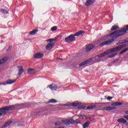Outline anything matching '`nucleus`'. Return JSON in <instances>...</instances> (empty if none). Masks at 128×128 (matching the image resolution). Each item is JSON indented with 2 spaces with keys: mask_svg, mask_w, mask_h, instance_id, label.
Here are the masks:
<instances>
[{
  "mask_svg": "<svg viewBox=\"0 0 128 128\" xmlns=\"http://www.w3.org/2000/svg\"><path fill=\"white\" fill-rule=\"evenodd\" d=\"M118 46H120V44H122V43L120 42H119L117 43Z\"/></svg>",
  "mask_w": 128,
  "mask_h": 128,
  "instance_id": "43",
  "label": "nucleus"
},
{
  "mask_svg": "<svg viewBox=\"0 0 128 128\" xmlns=\"http://www.w3.org/2000/svg\"><path fill=\"white\" fill-rule=\"evenodd\" d=\"M52 40H54V39H48L46 42H52Z\"/></svg>",
  "mask_w": 128,
  "mask_h": 128,
  "instance_id": "36",
  "label": "nucleus"
},
{
  "mask_svg": "<svg viewBox=\"0 0 128 128\" xmlns=\"http://www.w3.org/2000/svg\"><path fill=\"white\" fill-rule=\"evenodd\" d=\"M128 48L124 49L123 50L120 52V54H124L125 52H128Z\"/></svg>",
  "mask_w": 128,
  "mask_h": 128,
  "instance_id": "26",
  "label": "nucleus"
},
{
  "mask_svg": "<svg viewBox=\"0 0 128 128\" xmlns=\"http://www.w3.org/2000/svg\"><path fill=\"white\" fill-rule=\"evenodd\" d=\"M126 30H128V25L126 26V28L118 30L112 32L109 35V36H114V38H116L118 36H124V34L126 33Z\"/></svg>",
  "mask_w": 128,
  "mask_h": 128,
  "instance_id": "1",
  "label": "nucleus"
},
{
  "mask_svg": "<svg viewBox=\"0 0 128 128\" xmlns=\"http://www.w3.org/2000/svg\"><path fill=\"white\" fill-rule=\"evenodd\" d=\"M58 30V27L56 26H54L51 28V30H52V32H54V30Z\"/></svg>",
  "mask_w": 128,
  "mask_h": 128,
  "instance_id": "29",
  "label": "nucleus"
},
{
  "mask_svg": "<svg viewBox=\"0 0 128 128\" xmlns=\"http://www.w3.org/2000/svg\"><path fill=\"white\" fill-rule=\"evenodd\" d=\"M96 108V106H90L87 107V110H92Z\"/></svg>",
  "mask_w": 128,
  "mask_h": 128,
  "instance_id": "28",
  "label": "nucleus"
},
{
  "mask_svg": "<svg viewBox=\"0 0 128 128\" xmlns=\"http://www.w3.org/2000/svg\"><path fill=\"white\" fill-rule=\"evenodd\" d=\"M62 124H74V119H70L68 120H62Z\"/></svg>",
  "mask_w": 128,
  "mask_h": 128,
  "instance_id": "6",
  "label": "nucleus"
},
{
  "mask_svg": "<svg viewBox=\"0 0 128 128\" xmlns=\"http://www.w3.org/2000/svg\"><path fill=\"white\" fill-rule=\"evenodd\" d=\"M78 108L82 109V106H79Z\"/></svg>",
  "mask_w": 128,
  "mask_h": 128,
  "instance_id": "46",
  "label": "nucleus"
},
{
  "mask_svg": "<svg viewBox=\"0 0 128 128\" xmlns=\"http://www.w3.org/2000/svg\"><path fill=\"white\" fill-rule=\"evenodd\" d=\"M94 2V0H88L86 2V6H90Z\"/></svg>",
  "mask_w": 128,
  "mask_h": 128,
  "instance_id": "14",
  "label": "nucleus"
},
{
  "mask_svg": "<svg viewBox=\"0 0 128 128\" xmlns=\"http://www.w3.org/2000/svg\"><path fill=\"white\" fill-rule=\"evenodd\" d=\"M106 56V55L104 54V53L103 52V53L100 54L99 56H98V58H102V56Z\"/></svg>",
  "mask_w": 128,
  "mask_h": 128,
  "instance_id": "33",
  "label": "nucleus"
},
{
  "mask_svg": "<svg viewBox=\"0 0 128 128\" xmlns=\"http://www.w3.org/2000/svg\"><path fill=\"white\" fill-rule=\"evenodd\" d=\"M126 126H128V122L126 124Z\"/></svg>",
  "mask_w": 128,
  "mask_h": 128,
  "instance_id": "49",
  "label": "nucleus"
},
{
  "mask_svg": "<svg viewBox=\"0 0 128 128\" xmlns=\"http://www.w3.org/2000/svg\"><path fill=\"white\" fill-rule=\"evenodd\" d=\"M118 122H120L121 124H126V120L124 118H119L118 120Z\"/></svg>",
  "mask_w": 128,
  "mask_h": 128,
  "instance_id": "18",
  "label": "nucleus"
},
{
  "mask_svg": "<svg viewBox=\"0 0 128 128\" xmlns=\"http://www.w3.org/2000/svg\"><path fill=\"white\" fill-rule=\"evenodd\" d=\"M92 62V60L91 59H88L86 60V61H84L80 63V66H86V64H90V62Z\"/></svg>",
  "mask_w": 128,
  "mask_h": 128,
  "instance_id": "10",
  "label": "nucleus"
},
{
  "mask_svg": "<svg viewBox=\"0 0 128 128\" xmlns=\"http://www.w3.org/2000/svg\"><path fill=\"white\" fill-rule=\"evenodd\" d=\"M111 106H122V103L120 102H116L111 104Z\"/></svg>",
  "mask_w": 128,
  "mask_h": 128,
  "instance_id": "21",
  "label": "nucleus"
},
{
  "mask_svg": "<svg viewBox=\"0 0 128 128\" xmlns=\"http://www.w3.org/2000/svg\"><path fill=\"white\" fill-rule=\"evenodd\" d=\"M106 56V55L104 54V53L103 52V53L100 54L99 56H98V58H102V56Z\"/></svg>",
  "mask_w": 128,
  "mask_h": 128,
  "instance_id": "32",
  "label": "nucleus"
},
{
  "mask_svg": "<svg viewBox=\"0 0 128 128\" xmlns=\"http://www.w3.org/2000/svg\"><path fill=\"white\" fill-rule=\"evenodd\" d=\"M126 44H122L119 46L112 48L110 50V52H118L119 50H120L126 48Z\"/></svg>",
  "mask_w": 128,
  "mask_h": 128,
  "instance_id": "4",
  "label": "nucleus"
},
{
  "mask_svg": "<svg viewBox=\"0 0 128 128\" xmlns=\"http://www.w3.org/2000/svg\"><path fill=\"white\" fill-rule=\"evenodd\" d=\"M124 40H121V41H120V42H121V44H124Z\"/></svg>",
  "mask_w": 128,
  "mask_h": 128,
  "instance_id": "42",
  "label": "nucleus"
},
{
  "mask_svg": "<svg viewBox=\"0 0 128 128\" xmlns=\"http://www.w3.org/2000/svg\"><path fill=\"white\" fill-rule=\"evenodd\" d=\"M55 42H49L47 44V45L46 46V49L48 50H52V48H54V44H55Z\"/></svg>",
  "mask_w": 128,
  "mask_h": 128,
  "instance_id": "7",
  "label": "nucleus"
},
{
  "mask_svg": "<svg viewBox=\"0 0 128 128\" xmlns=\"http://www.w3.org/2000/svg\"><path fill=\"white\" fill-rule=\"evenodd\" d=\"M118 28H120V27H118V25H114L111 28V30H118Z\"/></svg>",
  "mask_w": 128,
  "mask_h": 128,
  "instance_id": "23",
  "label": "nucleus"
},
{
  "mask_svg": "<svg viewBox=\"0 0 128 128\" xmlns=\"http://www.w3.org/2000/svg\"><path fill=\"white\" fill-rule=\"evenodd\" d=\"M106 56V55L104 54V53L103 52V53L100 54L99 56H98V58H102V56Z\"/></svg>",
  "mask_w": 128,
  "mask_h": 128,
  "instance_id": "34",
  "label": "nucleus"
},
{
  "mask_svg": "<svg viewBox=\"0 0 128 128\" xmlns=\"http://www.w3.org/2000/svg\"><path fill=\"white\" fill-rule=\"evenodd\" d=\"M44 54L40 53H37L34 56V58H42Z\"/></svg>",
  "mask_w": 128,
  "mask_h": 128,
  "instance_id": "15",
  "label": "nucleus"
},
{
  "mask_svg": "<svg viewBox=\"0 0 128 128\" xmlns=\"http://www.w3.org/2000/svg\"><path fill=\"white\" fill-rule=\"evenodd\" d=\"M128 42V38L126 40H124V42Z\"/></svg>",
  "mask_w": 128,
  "mask_h": 128,
  "instance_id": "41",
  "label": "nucleus"
},
{
  "mask_svg": "<svg viewBox=\"0 0 128 128\" xmlns=\"http://www.w3.org/2000/svg\"><path fill=\"white\" fill-rule=\"evenodd\" d=\"M118 61V59H116V60H115L114 62H116Z\"/></svg>",
  "mask_w": 128,
  "mask_h": 128,
  "instance_id": "44",
  "label": "nucleus"
},
{
  "mask_svg": "<svg viewBox=\"0 0 128 128\" xmlns=\"http://www.w3.org/2000/svg\"><path fill=\"white\" fill-rule=\"evenodd\" d=\"M81 116H82L83 118H86V116H84V115Z\"/></svg>",
  "mask_w": 128,
  "mask_h": 128,
  "instance_id": "47",
  "label": "nucleus"
},
{
  "mask_svg": "<svg viewBox=\"0 0 128 128\" xmlns=\"http://www.w3.org/2000/svg\"><path fill=\"white\" fill-rule=\"evenodd\" d=\"M69 106V105L68 104H66V106Z\"/></svg>",
  "mask_w": 128,
  "mask_h": 128,
  "instance_id": "48",
  "label": "nucleus"
},
{
  "mask_svg": "<svg viewBox=\"0 0 128 128\" xmlns=\"http://www.w3.org/2000/svg\"><path fill=\"white\" fill-rule=\"evenodd\" d=\"M84 34V31L80 30L78 32H76L74 34H70V36L66 37L65 38V41L66 42H74L76 40L75 36H82Z\"/></svg>",
  "mask_w": 128,
  "mask_h": 128,
  "instance_id": "2",
  "label": "nucleus"
},
{
  "mask_svg": "<svg viewBox=\"0 0 128 128\" xmlns=\"http://www.w3.org/2000/svg\"><path fill=\"white\" fill-rule=\"evenodd\" d=\"M90 122H86L85 124H84V125L82 126H83V128H88V126H90Z\"/></svg>",
  "mask_w": 128,
  "mask_h": 128,
  "instance_id": "24",
  "label": "nucleus"
},
{
  "mask_svg": "<svg viewBox=\"0 0 128 128\" xmlns=\"http://www.w3.org/2000/svg\"><path fill=\"white\" fill-rule=\"evenodd\" d=\"M116 56V54H112L110 56H109L108 58H114Z\"/></svg>",
  "mask_w": 128,
  "mask_h": 128,
  "instance_id": "30",
  "label": "nucleus"
},
{
  "mask_svg": "<svg viewBox=\"0 0 128 128\" xmlns=\"http://www.w3.org/2000/svg\"><path fill=\"white\" fill-rule=\"evenodd\" d=\"M125 114H128V110L126 111Z\"/></svg>",
  "mask_w": 128,
  "mask_h": 128,
  "instance_id": "45",
  "label": "nucleus"
},
{
  "mask_svg": "<svg viewBox=\"0 0 128 128\" xmlns=\"http://www.w3.org/2000/svg\"><path fill=\"white\" fill-rule=\"evenodd\" d=\"M72 106H80V102H76L72 104Z\"/></svg>",
  "mask_w": 128,
  "mask_h": 128,
  "instance_id": "25",
  "label": "nucleus"
},
{
  "mask_svg": "<svg viewBox=\"0 0 128 128\" xmlns=\"http://www.w3.org/2000/svg\"><path fill=\"white\" fill-rule=\"evenodd\" d=\"M86 127H84L83 128H86Z\"/></svg>",
  "mask_w": 128,
  "mask_h": 128,
  "instance_id": "50",
  "label": "nucleus"
},
{
  "mask_svg": "<svg viewBox=\"0 0 128 128\" xmlns=\"http://www.w3.org/2000/svg\"><path fill=\"white\" fill-rule=\"evenodd\" d=\"M114 110H116V107H114V106H106V107H104L103 108L104 110H107V111Z\"/></svg>",
  "mask_w": 128,
  "mask_h": 128,
  "instance_id": "9",
  "label": "nucleus"
},
{
  "mask_svg": "<svg viewBox=\"0 0 128 128\" xmlns=\"http://www.w3.org/2000/svg\"><path fill=\"white\" fill-rule=\"evenodd\" d=\"M48 104H56L58 102V100H56L55 99L52 98L48 102Z\"/></svg>",
  "mask_w": 128,
  "mask_h": 128,
  "instance_id": "22",
  "label": "nucleus"
},
{
  "mask_svg": "<svg viewBox=\"0 0 128 128\" xmlns=\"http://www.w3.org/2000/svg\"><path fill=\"white\" fill-rule=\"evenodd\" d=\"M12 50V46H10L8 48V50H7V51L10 50Z\"/></svg>",
  "mask_w": 128,
  "mask_h": 128,
  "instance_id": "40",
  "label": "nucleus"
},
{
  "mask_svg": "<svg viewBox=\"0 0 128 128\" xmlns=\"http://www.w3.org/2000/svg\"><path fill=\"white\" fill-rule=\"evenodd\" d=\"M38 32V30L36 29H34V30H32V31L30 32V34L31 36H34V35L36 34V32Z\"/></svg>",
  "mask_w": 128,
  "mask_h": 128,
  "instance_id": "20",
  "label": "nucleus"
},
{
  "mask_svg": "<svg viewBox=\"0 0 128 128\" xmlns=\"http://www.w3.org/2000/svg\"><path fill=\"white\" fill-rule=\"evenodd\" d=\"M110 54V52L108 50L105 51L104 52V54H105V56H106V54Z\"/></svg>",
  "mask_w": 128,
  "mask_h": 128,
  "instance_id": "37",
  "label": "nucleus"
},
{
  "mask_svg": "<svg viewBox=\"0 0 128 128\" xmlns=\"http://www.w3.org/2000/svg\"><path fill=\"white\" fill-rule=\"evenodd\" d=\"M18 75L22 76V72H24V70L23 67L22 66H18Z\"/></svg>",
  "mask_w": 128,
  "mask_h": 128,
  "instance_id": "11",
  "label": "nucleus"
},
{
  "mask_svg": "<svg viewBox=\"0 0 128 128\" xmlns=\"http://www.w3.org/2000/svg\"><path fill=\"white\" fill-rule=\"evenodd\" d=\"M12 124V121H8L5 124L1 127V128H8L9 126H10Z\"/></svg>",
  "mask_w": 128,
  "mask_h": 128,
  "instance_id": "13",
  "label": "nucleus"
},
{
  "mask_svg": "<svg viewBox=\"0 0 128 128\" xmlns=\"http://www.w3.org/2000/svg\"><path fill=\"white\" fill-rule=\"evenodd\" d=\"M49 88L52 90H58V86H56V84H51Z\"/></svg>",
  "mask_w": 128,
  "mask_h": 128,
  "instance_id": "12",
  "label": "nucleus"
},
{
  "mask_svg": "<svg viewBox=\"0 0 128 128\" xmlns=\"http://www.w3.org/2000/svg\"><path fill=\"white\" fill-rule=\"evenodd\" d=\"M15 108L14 105H12L0 108V116H6L8 110H14Z\"/></svg>",
  "mask_w": 128,
  "mask_h": 128,
  "instance_id": "3",
  "label": "nucleus"
},
{
  "mask_svg": "<svg viewBox=\"0 0 128 128\" xmlns=\"http://www.w3.org/2000/svg\"><path fill=\"white\" fill-rule=\"evenodd\" d=\"M59 128H62L61 127H60Z\"/></svg>",
  "mask_w": 128,
  "mask_h": 128,
  "instance_id": "51",
  "label": "nucleus"
},
{
  "mask_svg": "<svg viewBox=\"0 0 128 128\" xmlns=\"http://www.w3.org/2000/svg\"><path fill=\"white\" fill-rule=\"evenodd\" d=\"M123 118H126V120H128V116H123Z\"/></svg>",
  "mask_w": 128,
  "mask_h": 128,
  "instance_id": "38",
  "label": "nucleus"
},
{
  "mask_svg": "<svg viewBox=\"0 0 128 128\" xmlns=\"http://www.w3.org/2000/svg\"><path fill=\"white\" fill-rule=\"evenodd\" d=\"M1 12H4V14H8V11H6V10L4 9H2Z\"/></svg>",
  "mask_w": 128,
  "mask_h": 128,
  "instance_id": "35",
  "label": "nucleus"
},
{
  "mask_svg": "<svg viewBox=\"0 0 128 128\" xmlns=\"http://www.w3.org/2000/svg\"><path fill=\"white\" fill-rule=\"evenodd\" d=\"M16 80H10V79H9L8 80H7L6 82V83H2V84L0 83V84H4V86H6V84H12L16 82Z\"/></svg>",
  "mask_w": 128,
  "mask_h": 128,
  "instance_id": "8",
  "label": "nucleus"
},
{
  "mask_svg": "<svg viewBox=\"0 0 128 128\" xmlns=\"http://www.w3.org/2000/svg\"><path fill=\"white\" fill-rule=\"evenodd\" d=\"M36 72V70L34 69H32V68H30L28 69V74H34V72Z\"/></svg>",
  "mask_w": 128,
  "mask_h": 128,
  "instance_id": "17",
  "label": "nucleus"
},
{
  "mask_svg": "<svg viewBox=\"0 0 128 128\" xmlns=\"http://www.w3.org/2000/svg\"><path fill=\"white\" fill-rule=\"evenodd\" d=\"M94 45L92 44H89L86 48V50H87V52H90V50H92L94 48Z\"/></svg>",
  "mask_w": 128,
  "mask_h": 128,
  "instance_id": "16",
  "label": "nucleus"
},
{
  "mask_svg": "<svg viewBox=\"0 0 128 128\" xmlns=\"http://www.w3.org/2000/svg\"><path fill=\"white\" fill-rule=\"evenodd\" d=\"M106 56V55L104 54V53L103 52V53L100 54L99 56H98V58H102V56Z\"/></svg>",
  "mask_w": 128,
  "mask_h": 128,
  "instance_id": "31",
  "label": "nucleus"
},
{
  "mask_svg": "<svg viewBox=\"0 0 128 128\" xmlns=\"http://www.w3.org/2000/svg\"><path fill=\"white\" fill-rule=\"evenodd\" d=\"M112 99V97H110V96H108V98H107V100H110Z\"/></svg>",
  "mask_w": 128,
  "mask_h": 128,
  "instance_id": "39",
  "label": "nucleus"
},
{
  "mask_svg": "<svg viewBox=\"0 0 128 128\" xmlns=\"http://www.w3.org/2000/svg\"><path fill=\"white\" fill-rule=\"evenodd\" d=\"M114 42V39H111L101 43L100 46H106L107 44H110Z\"/></svg>",
  "mask_w": 128,
  "mask_h": 128,
  "instance_id": "5",
  "label": "nucleus"
},
{
  "mask_svg": "<svg viewBox=\"0 0 128 128\" xmlns=\"http://www.w3.org/2000/svg\"><path fill=\"white\" fill-rule=\"evenodd\" d=\"M62 124V122L58 121L55 123V126H61Z\"/></svg>",
  "mask_w": 128,
  "mask_h": 128,
  "instance_id": "27",
  "label": "nucleus"
},
{
  "mask_svg": "<svg viewBox=\"0 0 128 128\" xmlns=\"http://www.w3.org/2000/svg\"><path fill=\"white\" fill-rule=\"evenodd\" d=\"M8 59V57H5L2 58L1 60H0V64H4V62H6Z\"/></svg>",
  "mask_w": 128,
  "mask_h": 128,
  "instance_id": "19",
  "label": "nucleus"
}]
</instances>
